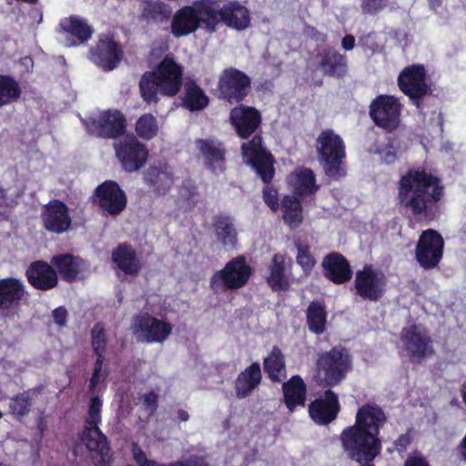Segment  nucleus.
Here are the masks:
<instances>
[{
	"label": "nucleus",
	"instance_id": "obj_1",
	"mask_svg": "<svg viewBox=\"0 0 466 466\" xmlns=\"http://www.w3.org/2000/svg\"><path fill=\"white\" fill-rule=\"evenodd\" d=\"M388 418L383 409L374 403L361 405L356 413L355 423L342 430L341 448L349 459L375 460L381 452L380 430Z\"/></svg>",
	"mask_w": 466,
	"mask_h": 466
},
{
	"label": "nucleus",
	"instance_id": "obj_2",
	"mask_svg": "<svg viewBox=\"0 0 466 466\" xmlns=\"http://www.w3.org/2000/svg\"><path fill=\"white\" fill-rule=\"evenodd\" d=\"M444 196L441 178L423 166L410 167L398 182L397 199L414 217L433 219L434 208Z\"/></svg>",
	"mask_w": 466,
	"mask_h": 466
},
{
	"label": "nucleus",
	"instance_id": "obj_3",
	"mask_svg": "<svg viewBox=\"0 0 466 466\" xmlns=\"http://www.w3.org/2000/svg\"><path fill=\"white\" fill-rule=\"evenodd\" d=\"M184 67L172 55H166L154 70L146 71L140 77L138 87L143 101L156 106L160 97H174L183 85Z\"/></svg>",
	"mask_w": 466,
	"mask_h": 466
},
{
	"label": "nucleus",
	"instance_id": "obj_4",
	"mask_svg": "<svg viewBox=\"0 0 466 466\" xmlns=\"http://www.w3.org/2000/svg\"><path fill=\"white\" fill-rule=\"evenodd\" d=\"M241 155L245 163L249 166L265 184L262 190V198L265 204L276 212L279 208V192L271 186L275 177V158L271 152L266 148L263 137L255 136L252 139L240 146Z\"/></svg>",
	"mask_w": 466,
	"mask_h": 466
},
{
	"label": "nucleus",
	"instance_id": "obj_5",
	"mask_svg": "<svg viewBox=\"0 0 466 466\" xmlns=\"http://www.w3.org/2000/svg\"><path fill=\"white\" fill-rule=\"evenodd\" d=\"M353 360L350 350L341 346H334L329 350L318 354L315 362L314 380L322 388L339 385L352 370Z\"/></svg>",
	"mask_w": 466,
	"mask_h": 466
},
{
	"label": "nucleus",
	"instance_id": "obj_6",
	"mask_svg": "<svg viewBox=\"0 0 466 466\" xmlns=\"http://www.w3.org/2000/svg\"><path fill=\"white\" fill-rule=\"evenodd\" d=\"M316 147L318 159L327 177L339 180L347 175L346 146L339 134L330 128L322 130L316 139Z\"/></svg>",
	"mask_w": 466,
	"mask_h": 466
},
{
	"label": "nucleus",
	"instance_id": "obj_7",
	"mask_svg": "<svg viewBox=\"0 0 466 466\" xmlns=\"http://www.w3.org/2000/svg\"><path fill=\"white\" fill-rule=\"evenodd\" d=\"M214 23L211 0H199L177 10L171 20V33L175 37H181L195 33L201 25L213 33Z\"/></svg>",
	"mask_w": 466,
	"mask_h": 466
},
{
	"label": "nucleus",
	"instance_id": "obj_8",
	"mask_svg": "<svg viewBox=\"0 0 466 466\" xmlns=\"http://www.w3.org/2000/svg\"><path fill=\"white\" fill-rule=\"evenodd\" d=\"M101 410L102 400L98 396H94L90 400L88 416L80 434V440L89 451L99 456L97 464L104 466L110 464L112 455L108 439L98 427L101 422Z\"/></svg>",
	"mask_w": 466,
	"mask_h": 466
},
{
	"label": "nucleus",
	"instance_id": "obj_9",
	"mask_svg": "<svg viewBox=\"0 0 466 466\" xmlns=\"http://www.w3.org/2000/svg\"><path fill=\"white\" fill-rule=\"evenodd\" d=\"M252 274L253 268L247 263L246 258L238 256L212 275L209 286L216 294L237 290L247 285Z\"/></svg>",
	"mask_w": 466,
	"mask_h": 466
},
{
	"label": "nucleus",
	"instance_id": "obj_10",
	"mask_svg": "<svg viewBox=\"0 0 466 466\" xmlns=\"http://www.w3.org/2000/svg\"><path fill=\"white\" fill-rule=\"evenodd\" d=\"M251 78L236 67L225 68L219 75L216 96L230 105H238L246 100L251 92Z\"/></svg>",
	"mask_w": 466,
	"mask_h": 466
},
{
	"label": "nucleus",
	"instance_id": "obj_11",
	"mask_svg": "<svg viewBox=\"0 0 466 466\" xmlns=\"http://www.w3.org/2000/svg\"><path fill=\"white\" fill-rule=\"evenodd\" d=\"M400 340L409 360L413 364H420L435 354L433 339L421 325L413 323L402 328Z\"/></svg>",
	"mask_w": 466,
	"mask_h": 466
},
{
	"label": "nucleus",
	"instance_id": "obj_12",
	"mask_svg": "<svg viewBox=\"0 0 466 466\" xmlns=\"http://www.w3.org/2000/svg\"><path fill=\"white\" fill-rule=\"evenodd\" d=\"M397 85L417 108L421 106V99L432 93L427 83V72L422 64H413L404 67L398 76Z\"/></svg>",
	"mask_w": 466,
	"mask_h": 466
},
{
	"label": "nucleus",
	"instance_id": "obj_13",
	"mask_svg": "<svg viewBox=\"0 0 466 466\" xmlns=\"http://www.w3.org/2000/svg\"><path fill=\"white\" fill-rule=\"evenodd\" d=\"M88 134L100 138H117L127 129V119L117 109L101 111L97 116L85 120Z\"/></svg>",
	"mask_w": 466,
	"mask_h": 466
},
{
	"label": "nucleus",
	"instance_id": "obj_14",
	"mask_svg": "<svg viewBox=\"0 0 466 466\" xmlns=\"http://www.w3.org/2000/svg\"><path fill=\"white\" fill-rule=\"evenodd\" d=\"M116 157L127 173L143 168L148 159V149L134 135H128L114 144Z\"/></svg>",
	"mask_w": 466,
	"mask_h": 466
},
{
	"label": "nucleus",
	"instance_id": "obj_15",
	"mask_svg": "<svg viewBox=\"0 0 466 466\" xmlns=\"http://www.w3.org/2000/svg\"><path fill=\"white\" fill-rule=\"evenodd\" d=\"M133 333L137 339L146 343H163L172 333L173 326L167 320L159 319L148 312H139L132 319Z\"/></svg>",
	"mask_w": 466,
	"mask_h": 466
},
{
	"label": "nucleus",
	"instance_id": "obj_16",
	"mask_svg": "<svg viewBox=\"0 0 466 466\" xmlns=\"http://www.w3.org/2000/svg\"><path fill=\"white\" fill-rule=\"evenodd\" d=\"M401 109L402 105L397 97L379 95L370 105V116L378 127L392 132L400 126Z\"/></svg>",
	"mask_w": 466,
	"mask_h": 466
},
{
	"label": "nucleus",
	"instance_id": "obj_17",
	"mask_svg": "<svg viewBox=\"0 0 466 466\" xmlns=\"http://www.w3.org/2000/svg\"><path fill=\"white\" fill-rule=\"evenodd\" d=\"M93 198L105 217H117L127 205L125 191L114 180H106L98 185L94 191Z\"/></svg>",
	"mask_w": 466,
	"mask_h": 466
},
{
	"label": "nucleus",
	"instance_id": "obj_18",
	"mask_svg": "<svg viewBox=\"0 0 466 466\" xmlns=\"http://www.w3.org/2000/svg\"><path fill=\"white\" fill-rule=\"evenodd\" d=\"M386 285L384 273L375 269L370 264H365L355 274V292L364 300L379 301L385 294Z\"/></svg>",
	"mask_w": 466,
	"mask_h": 466
},
{
	"label": "nucleus",
	"instance_id": "obj_19",
	"mask_svg": "<svg viewBox=\"0 0 466 466\" xmlns=\"http://www.w3.org/2000/svg\"><path fill=\"white\" fill-rule=\"evenodd\" d=\"M444 240L435 229L429 228L421 232L415 248V258L419 265L426 269L436 268L443 257Z\"/></svg>",
	"mask_w": 466,
	"mask_h": 466
},
{
	"label": "nucleus",
	"instance_id": "obj_20",
	"mask_svg": "<svg viewBox=\"0 0 466 466\" xmlns=\"http://www.w3.org/2000/svg\"><path fill=\"white\" fill-rule=\"evenodd\" d=\"M229 123L236 135L241 139H251L258 134L262 124V115L258 109L243 103L236 105L229 111Z\"/></svg>",
	"mask_w": 466,
	"mask_h": 466
},
{
	"label": "nucleus",
	"instance_id": "obj_21",
	"mask_svg": "<svg viewBox=\"0 0 466 466\" xmlns=\"http://www.w3.org/2000/svg\"><path fill=\"white\" fill-rule=\"evenodd\" d=\"M27 296L23 281L19 279L7 277L0 279V315L8 317L17 313L22 301Z\"/></svg>",
	"mask_w": 466,
	"mask_h": 466
},
{
	"label": "nucleus",
	"instance_id": "obj_22",
	"mask_svg": "<svg viewBox=\"0 0 466 466\" xmlns=\"http://www.w3.org/2000/svg\"><path fill=\"white\" fill-rule=\"evenodd\" d=\"M215 2L211 0V10L215 17L214 32L218 23H223L228 27L237 31H242L250 25L249 10L238 2H229L219 10L214 7Z\"/></svg>",
	"mask_w": 466,
	"mask_h": 466
},
{
	"label": "nucleus",
	"instance_id": "obj_23",
	"mask_svg": "<svg viewBox=\"0 0 466 466\" xmlns=\"http://www.w3.org/2000/svg\"><path fill=\"white\" fill-rule=\"evenodd\" d=\"M311 420L319 425H328L335 420L340 411L339 396L328 388L321 396L312 400L308 407Z\"/></svg>",
	"mask_w": 466,
	"mask_h": 466
},
{
	"label": "nucleus",
	"instance_id": "obj_24",
	"mask_svg": "<svg viewBox=\"0 0 466 466\" xmlns=\"http://www.w3.org/2000/svg\"><path fill=\"white\" fill-rule=\"evenodd\" d=\"M44 228L56 234H62L69 229L72 219L68 207L61 200H50L42 211Z\"/></svg>",
	"mask_w": 466,
	"mask_h": 466
},
{
	"label": "nucleus",
	"instance_id": "obj_25",
	"mask_svg": "<svg viewBox=\"0 0 466 466\" xmlns=\"http://www.w3.org/2000/svg\"><path fill=\"white\" fill-rule=\"evenodd\" d=\"M93 61L105 71L116 67L122 59L123 51L113 36L105 35L98 40L96 47L91 51Z\"/></svg>",
	"mask_w": 466,
	"mask_h": 466
},
{
	"label": "nucleus",
	"instance_id": "obj_26",
	"mask_svg": "<svg viewBox=\"0 0 466 466\" xmlns=\"http://www.w3.org/2000/svg\"><path fill=\"white\" fill-rule=\"evenodd\" d=\"M91 347L94 354L96 355V361L94 363V370L89 380L88 389L94 391L101 380V371L105 363V354L106 352L107 336L106 332L105 324L103 322H96L90 330Z\"/></svg>",
	"mask_w": 466,
	"mask_h": 466
},
{
	"label": "nucleus",
	"instance_id": "obj_27",
	"mask_svg": "<svg viewBox=\"0 0 466 466\" xmlns=\"http://www.w3.org/2000/svg\"><path fill=\"white\" fill-rule=\"evenodd\" d=\"M321 268L323 276L335 285L345 284L353 276V270L349 260L337 251H332L323 258Z\"/></svg>",
	"mask_w": 466,
	"mask_h": 466
},
{
	"label": "nucleus",
	"instance_id": "obj_28",
	"mask_svg": "<svg viewBox=\"0 0 466 466\" xmlns=\"http://www.w3.org/2000/svg\"><path fill=\"white\" fill-rule=\"evenodd\" d=\"M50 263L57 275L59 274L61 279L67 283L83 279L87 270L86 260L70 253L55 255L51 258Z\"/></svg>",
	"mask_w": 466,
	"mask_h": 466
},
{
	"label": "nucleus",
	"instance_id": "obj_29",
	"mask_svg": "<svg viewBox=\"0 0 466 466\" xmlns=\"http://www.w3.org/2000/svg\"><path fill=\"white\" fill-rule=\"evenodd\" d=\"M28 283L38 290H50L58 285L57 272L52 266L44 260H35L30 263L25 269Z\"/></svg>",
	"mask_w": 466,
	"mask_h": 466
},
{
	"label": "nucleus",
	"instance_id": "obj_30",
	"mask_svg": "<svg viewBox=\"0 0 466 466\" xmlns=\"http://www.w3.org/2000/svg\"><path fill=\"white\" fill-rule=\"evenodd\" d=\"M58 26V32L66 35L69 46H78L88 41L94 33L92 26L84 18L77 15L61 19Z\"/></svg>",
	"mask_w": 466,
	"mask_h": 466
},
{
	"label": "nucleus",
	"instance_id": "obj_31",
	"mask_svg": "<svg viewBox=\"0 0 466 466\" xmlns=\"http://www.w3.org/2000/svg\"><path fill=\"white\" fill-rule=\"evenodd\" d=\"M111 259L127 276H137L143 268L136 249L127 242L120 243L113 249Z\"/></svg>",
	"mask_w": 466,
	"mask_h": 466
},
{
	"label": "nucleus",
	"instance_id": "obj_32",
	"mask_svg": "<svg viewBox=\"0 0 466 466\" xmlns=\"http://www.w3.org/2000/svg\"><path fill=\"white\" fill-rule=\"evenodd\" d=\"M196 145L208 169L212 172L225 169L226 149L222 142L212 138H199L196 140Z\"/></svg>",
	"mask_w": 466,
	"mask_h": 466
},
{
	"label": "nucleus",
	"instance_id": "obj_33",
	"mask_svg": "<svg viewBox=\"0 0 466 466\" xmlns=\"http://www.w3.org/2000/svg\"><path fill=\"white\" fill-rule=\"evenodd\" d=\"M318 57L319 59L318 62V69L320 70L324 76L340 79L347 75V57L336 49L332 47L324 48L318 54Z\"/></svg>",
	"mask_w": 466,
	"mask_h": 466
},
{
	"label": "nucleus",
	"instance_id": "obj_34",
	"mask_svg": "<svg viewBox=\"0 0 466 466\" xmlns=\"http://www.w3.org/2000/svg\"><path fill=\"white\" fill-rule=\"evenodd\" d=\"M266 281L274 292L288 291L290 289L291 282L287 274L286 258L284 255L280 253L273 255L268 267Z\"/></svg>",
	"mask_w": 466,
	"mask_h": 466
},
{
	"label": "nucleus",
	"instance_id": "obj_35",
	"mask_svg": "<svg viewBox=\"0 0 466 466\" xmlns=\"http://www.w3.org/2000/svg\"><path fill=\"white\" fill-rule=\"evenodd\" d=\"M262 373L260 364L253 362L239 372L235 382L234 389L238 399L248 397L261 383Z\"/></svg>",
	"mask_w": 466,
	"mask_h": 466
},
{
	"label": "nucleus",
	"instance_id": "obj_36",
	"mask_svg": "<svg viewBox=\"0 0 466 466\" xmlns=\"http://www.w3.org/2000/svg\"><path fill=\"white\" fill-rule=\"evenodd\" d=\"M283 402L289 412L297 407H304L307 400V386L299 375L292 376L282 384Z\"/></svg>",
	"mask_w": 466,
	"mask_h": 466
},
{
	"label": "nucleus",
	"instance_id": "obj_37",
	"mask_svg": "<svg viewBox=\"0 0 466 466\" xmlns=\"http://www.w3.org/2000/svg\"><path fill=\"white\" fill-rule=\"evenodd\" d=\"M181 100L183 107L190 112L201 111L209 104V97L195 80L185 83Z\"/></svg>",
	"mask_w": 466,
	"mask_h": 466
},
{
	"label": "nucleus",
	"instance_id": "obj_38",
	"mask_svg": "<svg viewBox=\"0 0 466 466\" xmlns=\"http://www.w3.org/2000/svg\"><path fill=\"white\" fill-rule=\"evenodd\" d=\"M141 19L147 24L159 25L167 22L172 15V7L161 0H145L141 7Z\"/></svg>",
	"mask_w": 466,
	"mask_h": 466
},
{
	"label": "nucleus",
	"instance_id": "obj_39",
	"mask_svg": "<svg viewBox=\"0 0 466 466\" xmlns=\"http://www.w3.org/2000/svg\"><path fill=\"white\" fill-rule=\"evenodd\" d=\"M306 322L309 330L315 335H321L327 329L328 312L326 305L322 300L311 301L306 311Z\"/></svg>",
	"mask_w": 466,
	"mask_h": 466
},
{
	"label": "nucleus",
	"instance_id": "obj_40",
	"mask_svg": "<svg viewBox=\"0 0 466 466\" xmlns=\"http://www.w3.org/2000/svg\"><path fill=\"white\" fill-rule=\"evenodd\" d=\"M145 183L158 196H165L174 183V176L166 168L150 167L144 175Z\"/></svg>",
	"mask_w": 466,
	"mask_h": 466
},
{
	"label": "nucleus",
	"instance_id": "obj_41",
	"mask_svg": "<svg viewBox=\"0 0 466 466\" xmlns=\"http://www.w3.org/2000/svg\"><path fill=\"white\" fill-rule=\"evenodd\" d=\"M282 218L291 229L298 228L303 222L301 200L294 195H285L281 200Z\"/></svg>",
	"mask_w": 466,
	"mask_h": 466
},
{
	"label": "nucleus",
	"instance_id": "obj_42",
	"mask_svg": "<svg viewBox=\"0 0 466 466\" xmlns=\"http://www.w3.org/2000/svg\"><path fill=\"white\" fill-rule=\"evenodd\" d=\"M263 366L271 381H280L282 375L285 374L286 365L284 355L279 347L272 348L268 356L264 359Z\"/></svg>",
	"mask_w": 466,
	"mask_h": 466
},
{
	"label": "nucleus",
	"instance_id": "obj_43",
	"mask_svg": "<svg viewBox=\"0 0 466 466\" xmlns=\"http://www.w3.org/2000/svg\"><path fill=\"white\" fill-rule=\"evenodd\" d=\"M213 228L218 239L223 246L234 247L237 243V231L230 217L225 215L216 216L213 219Z\"/></svg>",
	"mask_w": 466,
	"mask_h": 466
},
{
	"label": "nucleus",
	"instance_id": "obj_44",
	"mask_svg": "<svg viewBox=\"0 0 466 466\" xmlns=\"http://www.w3.org/2000/svg\"><path fill=\"white\" fill-rule=\"evenodd\" d=\"M21 94L20 85L13 76L0 74V107L16 102Z\"/></svg>",
	"mask_w": 466,
	"mask_h": 466
},
{
	"label": "nucleus",
	"instance_id": "obj_45",
	"mask_svg": "<svg viewBox=\"0 0 466 466\" xmlns=\"http://www.w3.org/2000/svg\"><path fill=\"white\" fill-rule=\"evenodd\" d=\"M319 188L315 174L310 168L305 167L296 173L295 192L298 196L315 194Z\"/></svg>",
	"mask_w": 466,
	"mask_h": 466
},
{
	"label": "nucleus",
	"instance_id": "obj_46",
	"mask_svg": "<svg viewBox=\"0 0 466 466\" xmlns=\"http://www.w3.org/2000/svg\"><path fill=\"white\" fill-rule=\"evenodd\" d=\"M32 390H24L10 400L9 412L19 420L26 417L31 410L33 400L30 392Z\"/></svg>",
	"mask_w": 466,
	"mask_h": 466
},
{
	"label": "nucleus",
	"instance_id": "obj_47",
	"mask_svg": "<svg viewBox=\"0 0 466 466\" xmlns=\"http://www.w3.org/2000/svg\"><path fill=\"white\" fill-rule=\"evenodd\" d=\"M297 248L296 262L301 268L305 276L309 277L317 264V260L310 251L307 242L298 239L295 241Z\"/></svg>",
	"mask_w": 466,
	"mask_h": 466
},
{
	"label": "nucleus",
	"instance_id": "obj_48",
	"mask_svg": "<svg viewBox=\"0 0 466 466\" xmlns=\"http://www.w3.org/2000/svg\"><path fill=\"white\" fill-rule=\"evenodd\" d=\"M135 130L139 137L146 140L152 139L158 131L156 117L151 114L142 115L136 123Z\"/></svg>",
	"mask_w": 466,
	"mask_h": 466
},
{
	"label": "nucleus",
	"instance_id": "obj_49",
	"mask_svg": "<svg viewBox=\"0 0 466 466\" xmlns=\"http://www.w3.org/2000/svg\"><path fill=\"white\" fill-rule=\"evenodd\" d=\"M361 13L368 15H377L390 6V0H359Z\"/></svg>",
	"mask_w": 466,
	"mask_h": 466
},
{
	"label": "nucleus",
	"instance_id": "obj_50",
	"mask_svg": "<svg viewBox=\"0 0 466 466\" xmlns=\"http://www.w3.org/2000/svg\"><path fill=\"white\" fill-rule=\"evenodd\" d=\"M131 451L133 459L138 466H154L155 461L148 460L145 451L139 447L137 442L131 445Z\"/></svg>",
	"mask_w": 466,
	"mask_h": 466
},
{
	"label": "nucleus",
	"instance_id": "obj_51",
	"mask_svg": "<svg viewBox=\"0 0 466 466\" xmlns=\"http://www.w3.org/2000/svg\"><path fill=\"white\" fill-rule=\"evenodd\" d=\"M403 466H431L428 459L418 451L408 455Z\"/></svg>",
	"mask_w": 466,
	"mask_h": 466
},
{
	"label": "nucleus",
	"instance_id": "obj_52",
	"mask_svg": "<svg viewBox=\"0 0 466 466\" xmlns=\"http://www.w3.org/2000/svg\"><path fill=\"white\" fill-rule=\"evenodd\" d=\"M411 441L412 437L410 434V430H409L406 433L400 434L394 441L395 450L399 453H403L407 451V448L411 443Z\"/></svg>",
	"mask_w": 466,
	"mask_h": 466
},
{
	"label": "nucleus",
	"instance_id": "obj_53",
	"mask_svg": "<svg viewBox=\"0 0 466 466\" xmlns=\"http://www.w3.org/2000/svg\"><path fill=\"white\" fill-rule=\"evenodd\" d=\"M157 400L158 395L154 391H149L143 397V404L151 414H153L157 410Z\"/></svg>",
	"mask_w": 466,
	"mask_h": 466
},
{
	"label": "nucleus",
	"instance_id": "obj_54",
	"mask_svg": "<svg viewBox=\"0 0 466 466\" xmlns=\"http://www.w3.org/2000/svg\"><path fill=\"white\" fill-rule=\"evenodd\" d=\"M180 194L189 200L197 194V186L191 179H186L181 185Z\"/></svg>",
	"mask_w": 466,
	"mask_h": 466
},
{
	"label": "nucleus",
	"instance_id": "obj_55",
	"mask_svg": "<svg viewBox=\"0 0 466 466\" xmlns=\"http://www.w3.org/2000/svg\"><path fill=\"white\" fill-rule=\"evenodd\" d=\"M52 315L56 324H57L60 327H64L66 325L68 313L65 307L61 306L55 309L52 312Z\"/></svg>",
	"mask_w": 466,
	"mask_h": 466
},
{
	"label": "nucleus",
	"instance_id": "obj_56",
	"mask_svg": "<svg viewBox=\"0 0 466 466\" xmlns=\"http://www.w3.org/2000/svg\"><path fill=\"white\" fill-rule=\"evenodd\" d=\"M183 466H210L203 456L192 455L186 461H183Z\"/></svg>",
	"mask_w": 466,
	"mask_h": 466
},
{
	"label": "nucleus",
	"instance_id": "obj_57",
	"mask_svg": "<svg viewBox=\"0 0 466 466\" xmlns=\"http://www.w3.org/2000/svg\"><path fill=\"white\" fill-rule=\"evenodd\" d=\"M381 157L383 161L387 164H393L398 158L397 153L395 149L392 147V146H389L386 148L382 149Z\"/></svg>",
	"mask_w": 466,
	"mask_h": 466
},
{
	"label": "nucleus",
	"instance_id": "obj_58",
	"mask_svg": "<svg viewBox=\"0 0 466 466\" xmlns=\"http://www.w3.org/2000/svg\"><path fill=\"white\" fill-rule=\"evenodd\" d=\"M341 46L344 50H352L355 46V37L352 35H346L341 41Z\"/></svg>",
	"mask_w": 466,
	"mask_h": 466
},
{
	"label": "nucleus",
	"instance_id": "obj_59",
	"mask_svg": "<svg viewBox=\"0 0 466 466\" xmlns=\"http://www.w3.org/2000/svg\"><path fill=\"white\" fill-rule=\"evenodd\" d=\"M309 34L312 39L316 41L325 42L327 40V35L319 31L317 28L310 26Z\"/></svg>",
	"mask_w": 466,
	"mask_h": 466
},
{
	"label": "nucleus",
	"instance_id": "obj_60",
	"mask_svg": "<svg viewBox=\"0 0 466 466\" xmlns=\"http://www.w3.org/2000/svg\"><path fill=\"white\" fill-rule=\"evenodd\" d=\"M177 418L181 421H187L189 419V414L185 410H178Z\"/></svg>",
	"mask_w": 466,
	"mask_h": 466
},
{
	"label": "nucleus",
	"instance_id": "obj_61",
	"mask_svg": "<svg viewBox=\"0 0 466 466\" xmlns=\"http://www.w3.org/2000/svg\"><path fill=\"white\" fill-rule=\"evenodd\" d=\"M154 466H183V461H176L170 463H160L155 461Z\"/></svg>",
	"mask_w": 466,
	"mask_h": 466
},
{
	"label": "nucleus",
	"instance_id": "obj_62",
	"mask_svg": "<svg viewBox=\"0 0 466 466\" xmlns=\"http://www.w3.org/2000/svg\"><path fill=\"white\" fill-rule=\"evenodd\" d=\"M6 198L5 190L0 187V198L5 199Z\"/></svg>",
	"mask_w": 466,
	"mask_h": 466
},
{
	"label": "nucleus",
	"instance_id": "obj_63",
	"mask_svg": "<svg viewBox=\"0 0 466 466\" xmlns=\"http://www.w3.org/2000/svg\"><path fill=\"white\" fill-rule=\"evenodd\" d=\"M106 376H107V372H106V373L104 374V376H103L102 380H106Z\"/></svg>",
	"mask_w": 466,
	"mask_h": 466
},
{
	"label": "nucleus",
	"instance_id": "obj_64",
	"mask_svg": "<svg viewBox=\"0 0 466 466\" xmlns=\"http://www.w3.org/2000/svg\"><path fill=\"white\" fill-rule=\"evenodd\" d=\"M2 418V412L0 411V419Z\"/></svg>",
	"mask_w": 466,
	"mask_h": 466
}]
</instances>
